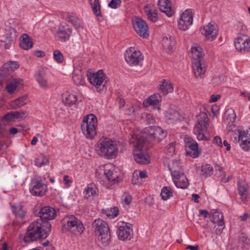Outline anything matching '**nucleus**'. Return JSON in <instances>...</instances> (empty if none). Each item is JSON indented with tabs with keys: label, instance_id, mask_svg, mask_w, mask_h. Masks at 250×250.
I'll use <instances>...</instances> for the list:
<instances>
[{
	"label": "nucleus",
	"instance_id": "f257e3e1",
	"mask_svg": "<svg viewBox=\"0 0 250 250\" xmlns=\"http://www.w3.org/2000/svg\"><path fill=\"white\" fill-rule=\"evenodd\" d=\"M34 213L39 218L32 223V241L47 237L51 229L48 221L56 217V210L50 206L42 207L39 209L35 207Z\"/></svg>",
	"mask_w": 250,
	"mask_h": 250
},
{
	"label": "nucleus",
	"instance_id": "f03ea898",
	"mask_svg": "<svg viewBox=\"0 0 250 250\" xmlns=\"http://www.w3.org/2000/svg\"><path fill=\"white\" fill-rule=\"evenodd\" d=\"M226 120L229 124L227 126V131L229 132L235 131L236 136H238V140L236 137H234L236 141H238L240 143V146L242 149L245 151H248L250 149V131H241L240 129H235V126L233 123L235 120V114L233 110H231L229 114L226 112L225 114Z\"/></svg>",
	"mask_w": 250,
	"mask_h": 250
},
{
	"label": "nucleus",
	"instance_id": "7ed1b4c3",
	"mask_svg": "<svg viewBox=\"0 0 250 250\" xmlns=\"http://www.w3.org/2000/svg\"><path fill=\"white\" fill-rule=\"evenodd\" d=\"M192 55V68L194 77L202 79L206 71V65L203 59L202 48L199 45H195L191 48Z\"/></svg>",
	"mask_w": 250,
	"mask_h": 250
},
{
	"label": "nucleus",
	"instance_id": "20e7f679",
	"mask_svg": "<svg viewBox=\"0 0 250 250\" xmlns=\"http://www.w3.org/2000/svg\"><path fill=\"white\" fill-rule=\"evenodd\" d=\"M136 144L134 149V158L135 161L140 164H147L150 163L149 157L143 151L147 148V143L144 136L137 135L136 137Z\"/></svg>",
	"mask_w": 250,
	"mask_h": 250
},
{
	"label": "nucleus",
	"instance_id": "39448f33",
	"mask_svg": "<svg viewBox=\"0 0 250 250\" xmlns=\"http://www.w3.org/2000/svg\"><path fill=\"white\" fill-rule=\"evenodd\" d=\"M98 154L107 159L116 157L118 153L116 144L109 138L101 139L97 144Z\"/></svg>",
	"mask_w": 250,
	"mask_h": 250
},
{
	"label": "nucleus",
	"instance_id": "423d86ee",
	"mask_svg": "<svg viewBox=\"0 0 250 250\" xmlns=\"http://www.w3.org/2000/svg\"><path fill=\"white\" fill-rule=\"evenodd\" d=\"M97 120L96 117L90 114L84 117L81 123V128L87 139H92L97 135Z\"/></svg>",
	"mask_w": 250,
	"mask_h": 250
},
{
	"label": "nucleus",
	"instance_id": "0eeeda50",
	"mask_svg": "<svg viewBox=\"0 0 250 250\" xmlns=\"http://www.w3.org/2000/svg\"><path fill=\"white\" fill-rule=\"evenodd\" d=\"M208 122L209 119L207 114L205 112H201L198 116V123L194 127V132L196 135L198 140H209V138L204 134L205 132L208 131Z\"/></svg>",
	"mask_w": 250,
	"mask_h": 250
},
{
	"label": "nucleus",
	"instance_id": "6e6552de",
	"mask_svg": "<svg viewBox=\"0 0 250 250\" xmlns=\"http://www.w3.org/2000/svg\"><path fill=\"white\" fill-rule=\"evenodd\" d=\"M87 78L90 83L96 91L101 92L106 90V76L102 70L96 73H88Z\"/></svg>",
	"mask_w": 250,
	"mask_h": 250
},
{
	"label": "nucleus",
	"instance_id": "1a4fd4ad",
	"mask_svg": "<svg viewBox=\"0 0 250 250\" xmlns=\"http://www.w3.org/2000/svg\"><path fill=\"white\" fill-rule=\"evenodd\" d=\"M62 229L64 230L71 231L74 234H82L85 229L82 222L73 215L64 217L62 220Z\"/></svg>",
	"mask_w": 250,
	"mask_h": 250
},
{
	"label": "nucleus",
	"instance_id": "9d476101",
	"mask_svg": "<svg viewBox=\"0 0 250 250\" xmlns=\"http://www.w3.org/2000/svg\"><path fill=\"white\" fill-rule=\"evenodd\" d=\"M92 226L95 228L96 234L99 235V239L103 244H108L110 238V234L107 224L103 220L98 219L94 221Z\"/></svg>",
	"mask_w": 250,
	"mask_h": 250
},
{
	"label": "nucleus",
	"instance_id": "9b49d317",
	"mask_svg": "<svg viewBox=\"0 0 250 250\" xmlns=\"http://www.w3.org/2000/svg\"><path fill=\"white\" fill-rule=\"evenodd\" d=\"M125 58L129 65L136 66L143 61L144 57L139 50L134 47H130L126 50L125 54Z\"/></svg>",
	"mask_w": 250,
	"mask_h": 250
},
{
	"label": "nucleus",
	"instance_id": "f8f14e48",
	"mask_svg": "<svg viewBox=\"0 0 250 250\" xmlns=\"http://www.w3.org/2000/svg\"><path fill=\"white\" fill-rule=\"evenodd\" d=\"M184 142L187 154L193 158L198 157L200 153L198 143L189 137H186Z\"/></svg>",
	"mask_w": 250,
	"mask_h": 250
},
{
	"label": "nucleus",
	"instance_id": "ddd939ff",
	"mask_svg": "<svg viewBox=\"0 0 250 250\" xmlns=\"http://www.w3.org/2000/svg\"><path fill=\"white\" fill-rule=\"evenodd\" d=\"M132 23L135 31L140 36L143 38L148 36V27L144 20L139 17H135L132 20Z\"/></svg>",
	"mask_w": 250,
	"mask_h": 250
},
{
	"label": "nucleus",
	"instance_id": "4468645a",
	"mask_svg": "<svg viewBox=\"0 0 250 250\" xmlns=\"http://www.w3.org/2000/svg\"><path fill=\"white\" fill-rule=\"evenodd\" d=\"M145 132L150 139L158 141L164 139L167 135V131L158 126H149L145 129Z\"/></svg>",
	"mask_w": 250,
	"mask_h": 250
},
{
	"label": "nucleus",
	"instance_id": "2eb2a0df",
	"mask_svg": "<svg viewBox=\"0 0 250 250\" xmlns=\"http://www.w3.org/2000/svg\"><path fill=\"white\" fill-rule=\"evenodd\" d=\"M235 49L239 52L245 53L250 52V39L246 35L238 37L235 42Z\"/></svg>",
	"mask_w": 250,
	"mask_h": 250
},
{
	"label": "nucleus",
	"instance_id": "dca6fc26",
	"mask_svg": "<svg viewBox=\"0 0 250 250\" xmlns=\"http://www.w3.org/2000/svg\"><path fill=\"white\" fill-rule=\"evenodd\" d=\"M193 15L191 10L187 9L180 16L178 21V27L180 30L186 31L192 23Z\"/></svg>",
	"mask_w": 250,
	"mask_h": 250
},
{
	"label": "nucleus",
	"instance_id": "f3484780",
	"mask_svg": "<svg viewBox=\"0 0 250 250\" xmlns=\"http://www.w3.org/2000/svg\"><path fill=\"white\" fill-rule=\"evenodd\" d=\"M35 78L42 88L46 89L48 88L49 83L47 77V68L46 67H40L36 72Z\"/></svg>",
	"mask_w": 250,
	"mask_h": 250
},
{
	"label": "nucleus",
	"instance_id": "a211bd4d",
	"mask_svg": "<svg viewBox=\"0 0 250 250\" xmlns=\"http://www.w3.org/2000/svg\"><path fill=\"white\" fill-rule=\"evenodd\" d=\"M72 33V29L65 23L60 24L57 32L59 40L62 42L68 40Z\"/></svg>",
	"mask_w": 250,
	"mask_h": 250
},
{
	"label": "nucleus",
	"instance_id": "6ab92c4d",
	"mask_svg": "<svg viewBox=\"0 0 250 250\" xmlns=\"http://www.w3.org/2000/svg\"><path fill=\"white\" fill-rule=\"evenodd\" d=\"M48 190L47 184H44L42 180L36 181L32 187V195L42 197Z\"/></svg>",
	"mask_w": 250,
	"mask_h": 250
},
{
	"label": "nucleus",
	"instance_id": "aec40b11",
	"mask_svg": "<svg viewBox=\"0 0 250 250\" xmlns=\"http://www.w3.org/2000/svg\"><path fill=\"white\" fill-rule=\"evenodd\" d=\"M132 232V229L129 224L122 222L119 226L117 233L119 239L125 240L127 239Z\"/></svg>",
	"mask_w": 250,
	"mask_h": 250
},
{
	"label": "nucleus",
	"instance_id": "412c9836",
	"mask_svg": "<svg viewBox=\"0 0 250 250\" xmlns=\"http://www.w3.org/2000/svg\"><path fill=\"white\" fill-rule=\"evenodd\" d=\"M202 34L204 35L207 39L210 41L214 40L218 34L215 25L213 24L209 23L208 24L204 26L200 29Z\"/></svg>",
	"mask_w": 250,
	"mask_h": 250
},
{
	"label": "nucleus",
	"instance_id": "4be33fe9",
	"mask_svg": "<svg viewBox=\"0 0 250 250\" xmlns=\"http://www.w3.org/2000/svg\"><path fill=\"white\" fill-rule=\"evenodd\" d=\"M158 5L160 10L165 13L168 17H171L174 13L171 8V3L169 0H159Z\"/></svg>",
	"mask_w": 250,
	"mask_h": 250
},
{
	"label": "nucleus",
	"instance_id": "5701e85b",
	"mask_svg": "<svg viewBox=\"0 0 250 250\" xmlns=\"http://www.w3.org/2000/svg\"><path fill=\"white\" fill-rule=\"evenodd\" d=\"M173 182L178 188L185 189L188 187L189 182L184 172L178 174L177 177H172Z\"/></svg>",
	"mask_w": 250,
	"mask_h": 250
},
{
	"label": "nucleus",
	"instance_id": "b1692460",
	"mask_svg": "<svg viewBox=\"0 0 250 250\" xmlns=\"http://www.w3.org/2000/svg\"><path fill=\"white\" fill-rule=\"evenodd\" d=\"M19 67L17 62L13 61L4 63L1 68L0 76H5L14 71Z\"/></svg>",
	"mask_w": 250,
	"mask_h": 250
},
{
	"label": "nucleus",
	"instance_id": "393cba45",
	"mask_svg": "<svg viewBox=\"0 0 250 250\" xmlns=\"http://www.w3.org/2000/svg\"><path fill=\"white\" fill-rule=\"evenodd\" d=\"M211 218L212 220L211 228H215L217 227L216 224H217L218 227H222L224 225V216L221 212L217 211L213 212L211 214Z\"/></svg>",
	"mask_w": 250,
	"mask_h": 250
},
{
	"label": "nucleus",
	"instance_id": "a878e982",
	"mask_svg": "<svg viewBox=\"0 0 250 250\" xmlns=\"http://www.w3.org/2000/svg\"><path fill=\"white\" fill-rule=\"evenodd\" d=\"M166 117V121L169 124H175L181 119L179 113L172 108L168 110Z\"/></svg>",
	"mask_w": 250,
	"mask_h": 250
},
{
	"label": "nucleus",
	"instance_id": "bb28decb",
	"mask_svg": "<svg viewBox=\"0 0 250 250\" xmlns=\"http://www.w3.org/2000/svg\"><path fill=\"white\" fill-rule=\"evenodd\" d=\"M62 100L64 104L68 106L76 104L77 102V97L75 94L69 92H65L62 95Z\"/></svg>",
	"mask_w": 250,
	"mask_h": 250
},
{
	"label": "nucleus",
	"instance_id": "cd10ccee",
	"mask_svg": "<svg viewBox=\"0 0 250 250\" xmlns=\"http://www.w3.org/2000/svg\"><path fill=\"white\" fill-rule=\"evenodd\" d=\"M84 193L85 197L88 199L98 196L99 194V189L94 184H89L85 188Z\"/></svg>",
	"mask_w": 250,
	"mask_h": 250
},
{
	"label": "nucleus",
	"instance_id": "c85d7f7f",
	"mask_svg": "<svg viewBox=\"0 0 250 250\" xmlns=\"http://www.w3.org/2000/svg\"><path fill=\"white\" fill-rule=\"evenodd\" d=\"M20 47L25 50L30 49L31 48V39L27 34H23L20 38Z\"/></svg>",
	"mask_w": 250,
	"mask_h": 250
},
{
	"label": "nucleus",
	"instance_id": "c756f323",
	"mask_svg": "<svg viewBox=\"0 0 250 250\" xmlns=\"http://www.w3.org/2000/svg\"><path fill=\"white\" fill-rule=\"evenodd\" d=\"M168 167L172 177H177L179 174L184 172L179 161L177 160L173 161Z\"/></svg>",
	"mask_w": 250,
	"mask_h": 250
},
{
	"label": "nucleus",
	"instance_id": "7c9ffc66",
	"mask_svg": "<svg viewBox=\"0 0 250 250\" xmlns=\"http://www.w3.org/2000/svg\"><path fill=\"white\" fill-rule=\"evenodd\" d=\"M22 85V81L21 79H14L9 83L6 87L9 93H13L18 88H20Z\"/></svg>",
	"mask_w": 250,
	"mask_h": 250
},
{
	"label": "nucleus",
	"instance_id": "2f4dec72",
	"mask_svg": "<svg viewBox=\"0 0 250 250\" xmlns=\"http://www.w3.org/2000/svg\"><path fill=\"white\" fill-rule=\"evenodd\" d=\"M175 43V39L172 36L164 37L162 40L163 46L168 51H170L172 49Z\"/></svg>",
	"mask_w": 250,
	"mask_h": 250
},
{
	"label": "nucleus",
	"instance_id": "473e14b6",
	"mask_svg": "<svg viewBox=\"0 0 250 250\" xmlns=\"http://www.w3.org/2000/svg\"><path fill=\"white\" fill-rule=\"evenodd\" d=\"M104 174L108 181L111 182L112 185H114L121 180V178L117 174L115 175L114 174L113 171L111 170H107L105 169Z\"/></svg>",
	"mask_w": 250,
	"mask_h": 250
},
{
	"label": "nucleus",
	"instance_id": "72a5a7b5",
	"mask_svg": "<svg viewBox=\"0 0 250 250\" xmlns=\"http://www.w3.org/2000/svg\"><path fill=\"white\" fill-rule=\"evenodd\" d=\"M161 100L162 97L159 94H154L146 100V105L154 106L158 105Z\"/></svg>",
	"mask_w": 250,
	"mask_h": 250
},
{
	"label": "nucleus",
	"instance_id": "f704fd0d",
	"mask_svg": "<svg viewBox=\"0 0 250 250\" xmlns=\"http://www.w3.org/2000/svg\"><path fill=\"white\" fill-rule=\"evenodd\" d=\"M160 89L162 92L165 94L172 92L173 90V87L172 83L169 81L164 80L160 85Z\"/></svg>",
	"mask_w": 250,
	"mask_h": 250
},
{
	"label": "nucleus",
	"instance_id": "c9c22d12",
	"mask_svg": "<svg viewBox=\"0 0 250 250\" xmlns=\"http://www.w3.org/2000/svg\"><path fill=\"white\" fill-rule=\"evenodd\" d=\"M34 162L37 167H41L48 165L49 161L47 157L43 154H41L35 158Z\"/></svg>",
	"mask_w": 250,
	"mask_h": 250
},
{
	"label": "nucleus",
	"instance_id": "e433bc0d",
	"mask_svg": "<svg viewBox=\"0 0 250 250\" xmlns=\"http://www.w3.org/2000/svg\"><path fill=\"white\" fill-rule=\"evenodd\" d=\"M201 175L204 178L210 176L213 172V168L210 164H205L201 167Z\"/></svg>",
	"mask_w": 250,
	"mask_h": 250
},
{
	"label": "nucleus",
	"instance_id": "4c0bfd02",
	"mask_svg": "<svg viewBox=\"0 0 250 250\" xmlns=\"http://www.w3.org/2000/svg\"><path fill=\"white\" fill-rule=\"evenodd\" d=\"M145 13L147 15L148 19L153 22L156 21L158 18L157 14L155 12V10L148 5L145 6Z\"/></svg>",
	"mask_w": 250,
	"mask_h": 250
},
{
	"label": "nucleus",
	"instance_id": "58836bf2",
	"mask_svg": "<svg viewBox=\"0 0 250 250\" xmlns=\"http://www.w3.org/2000/svg\"><path fill=\"white\" fill-rule=\"evenodd\" d=\"M15 33L14 34V35ZM14 35H3L0 37V45L3 46L4 48H8L10 44L13 41Z\"/></svg>",
	"mask_w": 250,
	"mask_h": 250
},
{
	"label": "nucleus",
	"instance_id": "ea45409f",
	"mask_svg": "<svg viewBox=\"0 0 250 250\" xmlns=\"http://www.w3.org/2000/svg\"><path fill=\"white\" fill-rule=\"evenodd\" d=\"M27 97L24 96L12 101L11 103V107L12 108L21 107L27 103Z\"/></svg>",
	"mask_w": 250,
	"mask_h": 250
},
{
	"label": "nucleus",
	"instance_id": "a19ab883",
	"mask_svg": "<svg viewBox=\"0 0 250 250\" xmlns=\"http://www.w3.org/2000/svg\"><path fill=\"white\" fill-rule=\"evenodd\" d=\"M13 212L16 216L20 218H23L25 215V212L22 209V207L21 205H13L11 206Z\"/></svg>",
	"mask_w": 250,
	"mask_h": 250
},
{
	"label": "nucleus",
	"instance_id": "79ce46f5",
	"mask_svg": "<svg viewBox=\"0 0 250 250\" xmlns=\"http://www.w3.org/2000/svg\"><path fill=\"white\" fill-rule=\"evenodd\" d=\"M119 210L117 207H114L102 210V213L112 218L117 217L119 215Z\"/></svg>",
	"mask_w": 250,
	"mask_h": 250
},
{
	"label": "nucleus",
	"instance_id": "37998d69",
	"mask_svg": "<svg viewBox=\"0 0 250 250\" xmlns=\"http://www.w3.org/2000/svg\"><path fill=\"white\" fill-rule=\"evenodd\" d=\"M67 21L71 23L76 29L81 30L83 29L81 21L77 17L72 15L68 16Z\"/></svg>",
	"mask_w": 250,
	"mask_h": 250
},
{
	"label": "nucleus",
	"instance_id": "c03bdc74",
	"mask_svg": "<svg viewBox=\"0 0 250 250\" xmlns=\"http://www.w3.org/2000/svg\"><path fill=\"white\" fill-rule=\"evenodd\" d=\"M161 195L164 200H167L173 195V191L170 187H164L162 189Z\"/></svg>",
	"mask_w": 250,
	"mask_h": 250
},
{
	"label": "nucleus",
	"instance_id": "a18cd8bd",
	"mask_svg": "<svg viewBox=\"0 0 250 250\" xmlns=\"http://www.w3.org/2000/svg\"><path fill=\"white\" fill-rule=\"evenodd\" d=\"M73 80L75 84L77 85H83L85 83V81L81 72L79 73H74Z\"/></svg>",
	"mask_w": 250,
	"mask_h": 250
},
{
	"label": "nucleus",
	"instance_id": "49530a36",
	"mask_svg": "<svg viewBox=\"0 0 250 250\" xmlns=\"http://www.w3.org/2000/svg\"><path fill=\"white\" fill-rule=\"evenodd\" d=\"M20 238H22L24 243L27 244L31 242V229L30 225L27 228L26 233H22L20 235Z\"/></svg>",
	"mask_w": 250,
	"mask_h": 250
},
{
	"label": "nucleus",
	"instance_id": "de8ad7c7",
	"mask_svg": "<svg viewBox=\"0 0 250 250\" xmlns=\"http://www.w3.org/2000/svg\"><path fill=\"white\" fill-rule=\"evenodd\" d=\"M141 119L148 124H153L155 122V119L153 116L148 113L145 112L142 113Z\"/></svg>",
	"mask_w": 250,
	"mask_h": 250
},
{
	"label": "nucleus",
	"instance_id": "09e8293b",
	"mask_svg": "<svg viewBox=\"0 0 250 250\" xmlns=\"http://www.w3.org/2000/svg\"><path fill=\"white\" fill-rule=\"evenodd\" d=\"M238 191L241 196V198L243 201H245L247 198V192L245 187L241 185L239 183H238Z\"/></svg>",
	"mask_w": 250,
	"mask_h": 250
},
{
	"label": "nucleus",
	"instance_id": "8fccbe9b",
	"mask_svg": "<svg viewBox=\"0 0 250 250\" xmlns=\"http://www.w3.org/2000/svg\"><path fill=\"white\" fill-rule=\"evenodd\" d=\"M14 111L10 112L4 115L1 118V122H12L16 121Z\"/></svg>",
	"mask_w": 250,
	"mask_h": 250
},
{
	"label": "nucleus",
	"instance_id": "3c124183",
	"mask_svg": "<svg viewBox=\"0 0 250 250\" xmlns=\"http://www.w3.org/2000/svg\"><path fill=\"white\" fill-rule=\"evenodd\" d=\"M53 57L54 60L59 63L63 62L64 57L62 54L59 50H55L53 52Z\"/></svg>",
	"mask_w": 250,
	"mask_h": 250
},
{
	"label": "nucleus",
	"instance_id": "603ef678",
	"mask_svg": "<svg viewBox=\"0 0 250 250\" xmlns=\"http://www.w3.org/2000/svg\"><path fill=\"white\" fill-rule=\"evenodd\" d=\"M16 121H20L25 119L27 116V113L26 111H14Z\"/></svg>",
	"mask_w": 250,
	"mask_h": 250
},
{
	"label": "nucleus",
	"instance_id": "864d4df0",
	"mask_svg": "<svg viewBox=\"0 0 250 250\" xmlns=\"http://www.w3.org/2000/svg\"><path fill=\"white\" fill-rule=\"evenodd\" d=\"M121 200L123 204L128 205L130 203L132 197L128 193H125L122 196Z\"/></svg>",
	"mask_w": 250,
	"mask_h": 250
},
{
	"label": "nucleus",
	"instance_id": "5fc2aeb1",
	"mask_svg": "<svg viewBox=\"0 0 250 250\" xmlns=\"http://www.w3.org/2000/svg\"><path fill=\"white\" fill-rule=\"evenodd\" d=\"M121 4V0H111L108 3V6L113 9L119 7Z\"/></svg>",
	"mask_w": 250,
	"mask_h": 250
},
{
	"label": "nucleus",
	"instance_id": "6e6d98bb",
	"mask_svg": "<svg viewBox=\"0 0 250 250\" xmlns=\"http://www.w3.org/2000/svg\"><path fill=\"white\" fill-rule=\"evenodd\" d=\"M249 239L248 238L247 236L245 235L242 234L239 239V243L244 246L246 245H248L249 244Z\"/></svg>",
	"mask_w": 250,
	"mask_h": 250
},
{
	"label": "nucleus",
	"instance_id": "4d7b16f0",
	"mask_svg": "<svg viewBox=\"0 0 250 250\" xmlns=\"http://www.w3.org/2000/svg\"><path fill=\"white\" fill-rule=\"evenodd\" d=\"M167 150L170 155H172L175 152V143L171 142L169 143L167 146Z\"/></svg>",
	"mask_w": 250,
	"mask_h": 250
},
{
	"label": "nucleus",
	"instance_id": "13d9d810",
	"mask_svg": "<svg viewBox=\"0 0 250 250\" xmlns=\"http://www.w3.org/2000/svg\"><path fill=\"white\" fill-rule=\"evenodd\" d=\"M208 228L209 229L210 231H212V233H214L216 235L220 234L222 233V230L223 228L220 229L218 228H215L213 229V228H211V225H209Z\"/></svg>",
	"mask_w": 250,
	"mask_h": 250
},
{
	"label": "nucleus",
	"instance_id": "bf43d9fd",
	"mask_svg": "<svg viewBox=\"0 0 250 250\" xmlns=\"http://www.w3.org/2000/svg\"><path fill=\"white\" fill-rule=\"evenodd\" d=\"M63 180L64 182L65 185L67 187H70L71 184L72 183V180L69 179V176L67 175H65L63 176Z\"/></svg>",
	"mask_w": 250,
	"mask_h": 250
},
{
	"label": "nucleus",
	"instance_id": "052dcab7",
	"mask_svg": "<svg viewBox=\"0 0 250 250\" xmlns=\"http://www.w3.org/2000/svg\"><path fill=\"white\" fill-rule=\"evenodd\" d=\"M5 124L1 121L0 122V138L4 136L5 132Z\"/></svg>",
	"mask_w": 250,
	"mask_h": 250
},
{
	"label": "nucleus",
	"instance_id": "680f3d73",
	"mask_svg": "<svg viewBox=\"0 0 250 250\" xmlns=\"http://www.w3.org/2000/svg\"><path fill=\"white\" fill-rule=\"evenodd\" d=\"M213 143L218 145L220 147H222L223 144L220 137L218 136H215L213 140Z\"/></svg>",
	"mask_w": 250,
	"mask_h": 250
},
{
	"label": "nucleus",
	"instance_id": "e2e57ef3",
	"mask_svg": "<svg viewBox=\"0 0 250 250\" xmlns=\"http://www.w3.org/2000/svg\"><path fill=\"white\" fill-rule=\"evenodd\" d=\"M34 55L37 58H43L45 56V53L44 51L37 50L34 52Z\"/></svg>",
	"mask_w": 250,
	"mask_h": 250
},
{
	"label": "nucleus",
	"instance_id": "0e129e2a",
	"mask_svg": "<svg viewBox=\"0 0 250 250\" xmlns=\"http://www.w3.org/2000/svg\"><path fill=\"white\" fill-rule=\"evenodd\" d=\"M92 10L94 14L97 16H101V6L100 5L97 7L92 8Z\"/></svg>",
	"mask_w": 250,
	"mask_h": 250
},
{
	"label": "nucleus",
	"instance_id": "69168bd1",
	"mask_svg": "<svg viewBox=\"0 0 250 250\" xmlns=\"http://www.w3.org/2000/svg\"><path fill=\"white\" fill-rule=\"evenodd\" d=\"M220 177H221V181L224 183H227V182H229L231 178V177L230 176H229L226 178L224 172L222 173V174L220 175Z\"/></svg>",
	"mask_w": 250,
	"mask_h": 250
},
{
	"label": "nucleus",
	"instance_id": "338daca9",
	"mask_svg": "<svg viewBox=\"0 0 250 250\" xmlns=\"http://www.w3.org/2000/svg\"><path fill=\"white\" fill-rule=\"evenodd\" d=\"M90 2L92 8L100 5L99 0H90Z\"/></svg>",
	"mask_w": 250,
	"mask_h": 250
},
{
	"label": "nucleus",
	"instance_id": "774afa93",
	"mask_svg": "<svg viewBox=\"0 0 250 250\" xmlns=\"http://www.w3.org/2000/svg\"><path fill=\"white\" fill-rule=\"evenodd\" d=\"M220 98V95H212L210 97V99L209 100V102L210 103L215 102H216L219 98Z\"/></svg>",
	"mask_w": 250,
	"mask_h": 250
}]
</instances>
